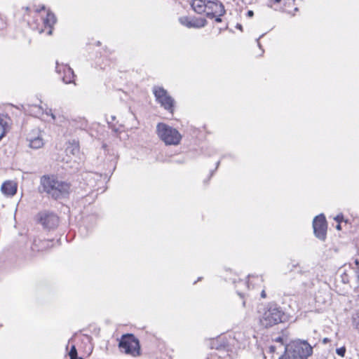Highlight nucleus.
<instances>
[{"instance_id":"nucleus-1","label":"nucleus","mask_w":359,"mask_h":359,"mask_svg":"<svg viewBox=\"0 0 359 359\" xmlns=\"http://www.w3.org/2000/svg\"><path fill=\"white\" fill-rule=\"evenodd\" d=\"M43 191L54 199L65 197L69 193V183L60 180L54 175H44L41 178Z\"/></svg>"},{"instance_id":"nucleus-2","label":"nucleus","mask_w":359,"mask_h":359,"mask_svg":"<svg viewBox=\"0 0 359 359\" xmlns=\"http://www.w3.org/2000/svg\"><path fill=\"white\" fill-rule=\"evenodd\" d=\"M313 353L306 341H294L285 346V354L280 359H307Z\"/></svg>"},{"instance_id":"nucleus-3","label":"nucleus","mask_w":359,"mask_h":359,"mask_svg":"<svg viewBox=\"0 0 359 359\" xmlns=\"http://www.w3.org/2000/svg\"><path fill=\"white\" fill-rule=\"evenodd\" d=\"M284 313L276 305L270 304L264 309L260 315L259 321L264 327H271L283 322Z\"/></svg>"},{"instance_id":"nucleus-4","label":"nucleus","mask_w":359,"mask_h":359,"mask_svg":"<svg viewBox=\"0 0 359 359\" xmlns=\"http://www.w3.org/2000/svg\"><path fill=\"white\" fill-rule=\"evenodd\" d=\"M156 133L166 145H177L182 139V135L177 129L165 123H158L156 126Z\"/></svg>"},{"instance_id":"nucleus-5","label":"nucleus","mask_w":359,"mask_h":359,"mask_svg":"<svg viewBox=\"0 0 359 359\" xmlns=\"http://www.w3.org/2000/svg\"><path fill=\"white\" fill-rule=\"evenodd\" d=\"M36 220L44 229H53L58 226L59 218L53 212L47 210L39 212L36 216Z\"/></svg>"},{"instance_id":"nucleus-6","label":"nucleus","mask_w":359,"mask_h":359,"mask_svg":"<svg viewBox=\"0 0 359 359\" xmlns=\"http://www.w3.org/2000/svg\"><path fill=\"white\" fill-rule=\"evenodd\" d=\"M119 348L126 353L136 355L139 353V341L132 334L124 335L119 342Z\"/></svg>"},{"instance_id":"nucleus-7","label":"nucleus","mask_w":359,"mask_h":359,"mask_svg":"<svg viewBox=\"0 0 359 359\" xmlns=\"http://www.w3.org/2000/svg\"><path fill=\"white\" fill-rule=\"evenodd\" d=\"M154 94L158 103L166 110L172 113L175 101L168 92L161 87H154Z\"/></svg>"},{"instance_id":"nucleus-8","label":"nucleus","mask_w":359,"mask_h":359,"mask_svg":"<svg viewBox=\"0 0 359 359\" xmlns=\"http://www.w3.org/2000/svg\"><path fill=\"white\" fill-rule=\"evenodd\" d=\"M313 231L317 238L325 240L327 231V222L325 217L320 214L316 216L313 221Z\"/></svg>"},{"instance_id":"nucleus-9","label":"nucleus","mask_w":359,"mask_h":359,"mask_svg":"<svg viewBox=\"0 0 359 359\" xmlns=\"http://www.w3.org/2000/svg\"><path fill=\"white\" fill-rule=\"evenodd\" d=\"M205 13L208 18H213L216 17V15H224L225 9L223 4L219 1H207L206 12Z\"/></svg>"},{"instance_id":"nucleus-10","label":"nucleus","mask_w":359,"mask_h":359,"mask_svg":"<svg viewBox=\"0 0 359 359\" xmlns=\"http://www.w3.org/2000/svg\"><path fill=\"white\" fill-rule=\"evenodd\" d=\"M27 139L29 142V147L34 149H40L44 144L41 132L39 130H34L29 133Z\"/></svg>"},{"instance_id":"nucleus-11","label":"nucleus","mask_w":359,"mask_h":359,"mask_svg":"<svg viewBox=\"0 0 359 359\" xmlns=\"http://www.w3.org/2000/svg\"><path fill=\"white\" fill-rule=\"evenodd\" d=\"M179 20L182 25L188 28L197 29L204 27L208 22L206 19L203 18H189L188 17H181Z\"/></svg>"},{"instance_id":"nucleus-12","label":"nucleus","mask_w":359,"mask_h":359,"mask_svg":"<svg viewBox=\"0 0 359 359\" xmlns=\"http://www.w3.org/2000/svg\"><path fill=\"white\" fill-rule=\"evenodd\" d=\"M29 110L30 114L35 116H38L45 113L46 115H50L54 121L57 122L59 123H62L65 121V117L63 116H58V117L57 118L56 116L52 112V110L50 109H46L44 111L43 109L41 107L38 105H32L29 107Z\"/></svg>"},{"instance_id":"nucleus-13","label":"nucleus","mask_w":359,"mask_h":359,"mask_svg":"<svg viewBox=\"0 0 359 359\" xmlns=\"http://www.w3.org/2000/svg\"><path fill=\"white\" fill-rule=\"evenodd\" d=\"M57 66L56 67V70L57 72L60 73L62 69L63 70L64 76H62V81L65 83H72L74 81V74L72 69L67 65H62V67H60L57 63Z\"/></svg>"},{"instance_id":"nucleus-14","label":"nucleus","mask_w":359,"mask_h":359,"mask_svg":"<svg viewBox=\"0 0 359 359\" xmlns=\"http://www.w3.org/2000/svg\"><path fill=\"white\" fill-rule=\"evenodd\" d=\"M1 192L6 196H13L17 191V184L13 181L5 182L1 187Z\"/></svg>"},{"instance_id":"nucleus-15","label":"nucleus","mask_w":359,"mask_h":359,"mask_svg":"<svg viewBox=\"0 0 359 359\" xmlns=\"http://www.w3.org/2000/svg\"><path fill=\"white\" fill-rule=\"evenodd\" d=\"M10 118L5 114H0V140L5 136L9 130Z\"/></svg>"},{"instance_id":"nucleus-16","label":"nucleus","mask_w":359,"mask_h":359,"mask_svg":"<svg viewBox=\"0 0 359 359\" xmlns=\"http://www.w3.org/2000/svg\"><path fill=\"white\" fill-rule=\"evenodd\" d=\"M274 4L283 3V10L287 13H292V11H297V7L294 6V0H271Z\"/></svg>"},{"instance_id":"nucleus-17","label":"nucleus","mask_w":359,"mask_h":359,"mask_svg":"<svg viewBox=\"0 0 359 359\" xmlns=\"http://www.w3.org/2000/svg\"><path fill=\"white\" fill-rule=\"evenodd\" d=\"M206 3L205 0H192L191 6L196 13L202 14L206 12Z\"/></svg>"},{"instance_id":"nucleus-18","label":"nucleus","mask_w":359,"mask_h":359,"mask_svg":"<svg viewBox=\"0 0 359 359\" xmlns=\"http://www.w3.org/2000/svg\"><path fill=\"white\" fill-rule=\"evenodd\" d=\"M55 22L56 18L55 15L53 13L48 11L46 14V17L43 18V24L46 27H48L50 28V30L48 32L49 35L52 34L53 27Z\"/></svg>"},{"instance_id":"nucleus-19","label":"nucleus","mask_w":359,"mask_h":359,"mask_svg":"<svg viewBox=\"0 0 359 359\" xmlns=\"http://www.w3.org/2000/svg\"><path fill=\"white\" fill-rule=\"evenodd\" d=\"M66 152L67 154L77 155L79 153V144L76 142L70 143L66 149Z\"/></svg>"},{"instance_id":"nucleus-20","label":"nucleus","mask_w":359,"mask_h":359,"mask_svg":"<svg viewBox=\"0 0 359 359\" xmlns=\"http://www.w3.org/2000/svg\"><path fill=\"white\" fill-rule=\"evenodd\" d=\"M353 325L355 329L359 330V309L353 317Z\"/></svg>"},{"instance_id":"nucleus-21","label":"nucleus","mask_w":359,"mask_h":359,"mask_svg":"<svg viewBox=\"0 0 359 359\" xmlns=\"http://www.w3.org/2000/svg\"><path fill=\"white\" fill-rule=\"evenodd\" d=\"M336 353L337 355H339L341 357H344L346 353V348L345 346H342L341 348L336 349Z\"/></svg>"},{"instance_id":"nucleus-22","label":"nucleus","mask_w":359,"mask_h":359,"mask_svg":"<svg viewBox=\"0 0 359 359\" xmlns=\"http://www.w3.org/2000/svg\"><path fill=\"white\" fill-rule=\"evenodd\" d=\"M39 243L42 245L40 250H43L46 248H49L52 241H40Z\"/></svg>"},{"instance_id":"nucleus-23","label":"nucleus","mask_w":359,"mask_h":359,"mask_svg":"<svg viewBox=\"0 0 359 359\" xmlns=\"http://www.w3.org/2000/svg\"><path fill=\"white\" fill-rule=\"evenodd\" d=\"M70 358L77 355V351L75 346H72L69 353Z\"/></svg>"},{"instance_id":"nucleus-24","label":"nucleus","mask_w":359,"mask_h":359,"mask_svg":"<svg viewBox=\"0 0 359 359\" xmlns=\"http://www.w3.org/2000/svg\"><path fill=\"white\" fill-rule=\"evenodd\" d=\"M254 15V13L252 11H248L247 13V16L251 18Z\"/></svg>"},{"instance_id":"nucleus-25","label":"nucleus","mask_w":359,"mask_h":359,"mask_svg":"<svg viewBox=\"0 0 359 359\" xmlns=\"http://www.w3.org/2000/svg\"><path fill=\"white\" fill-rule=\"evenodd\" d=\"M216 18H215V21L217 22H222V19H221V16H219V15H216Z\"/></svg>"},{"instance_id":"nucleus-26","label":"nucleus","mask_w":359,"mask_h":359,"mask_svg":"<svg viewBox=\"0 0 359 359\" xmlns=\"http://www.w3.org/2000/svg\"><path fill=\"white\" fill-rule=\"evenodd\" d=\"M238 283L239 285H244V286H245V285H246V283H245V282H244V281H243V280H239V281L238 282Z\"/></svg>"},{"instance_id":"nucleus-27","label":"nucleus","mask_w":359,"mask_h":359,"mask_svg":"<svg viewBox=\"0 0 359 359\" xmlns=\"http://www.w3.org/2000/svg\"><path fill=\"white\" fill-rule=\"evenodd\" d=\"M341 218H342V216L340 217L339 215H338L334 219H335V220H337V222H339L341 221Z\"/></svg>"},{"instance_id":"nucleus-28","label":"nucleus","mask_w":359,"mask_h":359,"mask_svg":"<svg viewBox=\"0 0 359 359\" xmlns=\"http://www.w3.org/2000/svg\"><path fill=\"white\" fill-rule=\"evenodd\" d=\"M261 296L262 298H265L266 297V292L264 290H263L261 293Z\"/></svg>"},{"instance_id":"nucleus-29","label":"nucleus","mask_w":359,"mask_h":359,"mask_svg":"<svg viewBox=\"0 0 359 359\" xmlns=\"http://www.w3.org/2000/svg\"><path fill=\"white\" fill-rule=\"evenodd\" d=\"M329 341H330V339L328 338H324L323 340V342L324 344H326V343H327Z\"/></svg>"},{"instance_id":"nucleus-30","label":"nucleus","mask_w":359,"mask_h":359,"mask_svg":"<svg viewBox=\"0 0 359 359\" xmlns=\"http://www.w3.org/2000/svg\"><path fill=\"white\" fill-rule=\"evenodd\" d=\"M70 359H83L82 358L78 357L77 355L73 358H71Z\"/></svg>"},{"instance_id":"nucleus-31","label":"nucleus","mask_w":359,"mask_h":359,"mask_svg":"<svg viewBox=\"0 0 359 359\" xmlns=\"http://www.w3.org/2000/svg\"><path fill=\"white\" fill-rule=\"evenodd\" d=\"M237 293L239 296H241V297H243V294L241 292H240L239 291H237Z\"/></svg>"},{"instance_id":"nucleus-32","label":"nucleus","mask_w":359,"mask_h":359,"mask_svg":"<svg viewBox=\"0 0 359 359\" xmlns=\"http://www.w3.org/2000/svg\"><path fill=\"white\" fill-rule=\"evenodd\" d=\"M276 341H282V339H281L280 337H278V338L276 339Z\"/></svg>"},{"instance_id":"nucleus-33","label":"nucleus","mask_w":359,"mask_h":359,"mask_svg":"<svg viewBox=\"0 0 359 359\" xmlns=\"http://www.w3.org/2000/svg\"><path fill=\"white\" fill-rule=\"evenodd\" d=\"M237 27L241 30L242 29V26L241 25H238Z\"/></svg>"},{"instance_id":"nucleus-34","label":"nucleus","mask_w":359,"mask_h":359,"mask_svg":"<svg viewBox=\"0 0 359 359\" xmlns=\"http://www.w3.org/2000/svg\"><path fill=\"white\" fill-rule=\"evenodd\" d=\"M337 229L338 230H340V229H341V226H340V224H338V225L337 226Z\"/></svg>"},{"instance_id":"nucleus-35","label":"nucleus","mask_w":359,"mask_h":359,"mask_svg":"<svg viewBox=\"0 0 359 359\" xmlns=\"http://www.w3.org/2000/svg\"><path fill=\"white\" fill-rule=\"evenodd\" d=\"M241 337V334H238L236 339L239 338Z\"/></svg>"},{"instance_id":"nucleus-36","label":"nucleus","mask_w":359,"mask_h":359,"mask_svg":"<svg viewBox=\"0 0 359 359\" xmlns=\"http://www.w3.org/2000/svg\"><path fill=\"white\" fill-rule=\"evenodd\" d=\"M44 9H45V6H42L41 10H44Z\"/></svg>"},{"instance_id":"nucleus-37","label":"nucleus","mask_w":359,"mask_h":359,"mask_svg":"<svg viewBox=\"0 0 359 359\" xmlns=\"http://www.w3.org/2000/svg\"><path fill=\"white\" fill-rule=\"evenodd\" d=\"M34 245H36V241H34Z\"/></svg>"},{"instance_id":"nucleus-38","label":"nucleus","mask_w":359,"mask_h":359,"mask_svg":"<svg viewBox=\"0 0 359 359\" xmlns=\"http://www.w3.org/2000/svg\"><path fill=\"white\" fill-rule=\"evenodd\" d=\"M208 359H209V358H208Z\"/></svg>"}]
</instances>
